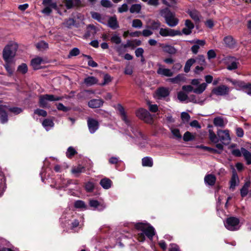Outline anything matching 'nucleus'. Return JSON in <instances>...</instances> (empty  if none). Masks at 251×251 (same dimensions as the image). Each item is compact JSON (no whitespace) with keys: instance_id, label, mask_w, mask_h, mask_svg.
Listing matches in <instances>:
<instances>
[{"instance_id":"1","label":"nucleus","mask_w":251,"mask_h":251,"mask_svg":"<svg viewBox=\"0 0 251 251\" xmlns=\"http://www.w3.org/2000/svg\"><path fill=\"white\" fill-rule=\"evenodd\" d=\"M135 227L137 229L141 231L138 233V240L139 241L143 242L145 240L146 235L151 240L153 238L155 235V229L153 226L148 224L139 223L135 225Z\"/></svg>"},{"instance_id":"2","label":"nucleus","mask_w":251,"mask_h":251,"mask_svg":"<svg viewBox=\"0 0 251 251\" xmlns=\"http://www.w3.org/2000/svg\"><path fill=\"white\" fill-rule=\"evenodd\" d=\"M18 45L17 43L11 42L9 43L3 49L2 57L5 62H12L16 54Z\"/></svg>"},{"instance_id":"3","label":"nucleus","mask_w":251,"mask_h":251,"mask_svg":"<svg viewBox=\"0 0 251 251\" xmlns=\"http://www.w3.org/2000/svg\"><path fill=\"white\" fill-rule=\"evenodd\" d=\"M160 14L164 17L166 23L170 27H175L178 24V19L176 17L175 15L171 12L168 8L162 9Z\"/></svg>"},{"instance_id":"4","label":"nucleus","mask_w":251,"mask_h":251,"mask_svg":"<svg viewBox=\"0 0 251 251\" xmlns=\"http://www.w3.org/2000/svg\"><path fill=\"white\" fill-rule=\"evenodd\" d=\"M121 116L122 120L124 121L127 126H130L131 131L135 136V137L138 139L137 141L140 142L141 140H143L145 143L147 140L146 136H145L140 131H139L137 127L130 125V121L128 119L126 114L122 115Z\"/></svg>"},{"instance_id":"5","label":"nucleus","mask_w":251,"mask_h":251,"mask_svg":"<svg viewBox=\"0 0 251 251\" xmlns=\"http://www.w3.org/2000/svg\"><path fill=\"white\" fill-rule=\"evenodd\" d=\"M239 219L236 217H230L226 219L224 223L226 228L230 231H234L239 229Z\"/></svg>"},{"instance_id":"6","label":"nucleus","mask_w":251,"mask_h":251,"mask_svg":"<svg viewBox=\"0 0 251 251\" xmlns=\"http://www.w3.org/2000/svg\"><path fill=\"white\" fill-rule=\"evenodd\" d=\"M63 97L55 96L53 95H44L40 97L39 103L42 107H46L47 105V101H55L62 100Z\"/></svg>"},{"instance_id":"7","label":"nucleus","mask_w":251,"mask_h":251,"mask_svg":"<svg viewBox=\"0 0 251 251\" xmlns=\"http://www.w3.org/2000/svg\"><path fill=\"white\" fill-rule=\"evenodd\" d=\"M217 134L219 141L221 142L223 144L227 145L230 142L231 138L228 130H218Z\"/></svg>"},{"instance_id":"8","label":"nucleus","mask_w":251,"mask_h":251,"mask_svg":"<svg viewBox=\"0 0 251 251\" xmlns=\"http://www.w3.org/2000/svg\"><path fill=\"white\" fill-rule=\"evenodd\" d=\"M136 115L139 119L148 124L152 123V117L151 114L146 109L140 108L136 111Z\"/></svg>"},{"instance_id":"9","label":"nucleus","mask_w":251,"mask_h":251,"mask_svg":"<svg viewBox=\"0 0 251 251\" xmlns=\"http://www.w3.org/2000/svg\"><path fill=\"white\" fill-rule=\"evenodd\" d=\"M159 35L163 37H174L177 35H181V31L173 29L166 28H160Z\"/></svg>"},{"instance_id":"10","label":"nucleus","mask_w":251,"mask_h":251,"mask_svg":"<svg viewBox=\"0 0 251 251\" xmlns=\"http://www.w3.org/2000/svg\"><path fill=\"white\" fill-rule=\"evenodd\" d=\"M207 84L205 83L200 84L197 88L194 89L191 85H184L182 86V90L187 92H193L197 94L202 93L206 89Z\"/></svg>"},{"instance_id":"11","label":"nucleus","mask_w":251,"mask_h":251,"mask_svg":"<svg viewBox=\"0 0 251 251\" xmlns=\"http://www.w3.org/2000/svg\"><path fill=\"white\" fill-rule=\"evenodd\" d=\"M230 92L229 88L225 85H221L213 88L211 91L212 94L217 96L228 95Z\"/></svg>"},{"instance_id":"12","label":"nucleus","mask_w":251,"mask_h":251,"mask_svg":"<svg viewBox=\"0 0 251 251\" xmlns=\"http://www.w3.org/2000/svg\"><path fill=\"white\" fill-rule=\"evenodd\" d=\"M227 70L231 71L238 68L239 62L238 59L233 56H227L225 59Z\"/></svg>"},{"instance_id":"13","label":"nucleus","mask_w":251,"mask_h":251,"mask_svg":"<svg viewBox=\"0 0 251 251\" xmlns=\"http://www.w3.org/2000/svg\"><path fill=\"white\" fill-rule=\"evenodd\" d=\"M87 124L89 130L91 133H95L99 127V124L98 121L92 118H88Z\"/></svg>"},{"instance_id":"14","label":"nucleus","mask_w":251,"mask_h":251,"mask_svg":"<svg viewBox=\"0 0 251 251\" xmlns=\"http://www.w3.org/2000/svg\"><path fill=\"white\" fill-rule=\"evenodd\" d=\"M191 43L195 44L191 47V51L195 54L198 52L200 47L203 46L205 44V42L203 40H193L191 41Z\"/></svg>"},{"instance_id":"15","label":"nucleus","mask_w":251,"mask_h":251,"mask_svg":"<svg viewBox=\"0 0 251 251\" xmlns=\"http://www.w3.org/2000/svg\"><path fill=\"white\" fill-rule=\"evenodd\" d=\"M226 81L230 82L233 85L237 90H241L245 87V82L243 81L232 79L229 78H226Z\"/></svg>"},{"instance_id":"16","label":"nucleus","mask_w":251,"mask_h":251,"mask_svg":"<svg viewBox=\"0 0 251 251\" xmlns=\"http://www.w3.org/2000/svg\"><path fill=\"white\" fill-rule=\"evenodd\" d=\"M89 204L90 206L93 207L94 210H98L99 211H102L106 207L104 204L101 203L98 201L94 200H90Z\"/></svg>"},{"instance_id":"17","label":"nucleus","mask_w":251,"mask_h":251,"mask_svg":"<svg viewBox=\"0 0 251 251\" xmlns=\"http://www.w3.org/2000/svg\"><path fill=\"white\" fill-rule=\"evenodd\" d=\"M156 94L158 99L164 98L170 94L169 89L165 87H160L156 91Z\"/></svg>"},{"instance_id":"18","label":"nucleus","mask_w":251,"mask_h":251,"mask_svg":"<svg viewBox=\"0 0 251 251\" xmlns=\"http://www.w3.org/2000/svg\"><path fill=\"white\" fill-rule=\"evenodd\" d=\"M7 106L0 105V120L2 124L6 123L8 121L7 114L6 110H7Z\"/></svg>"},{"instance_id":"19","label":"nucleus","mask_w":251,"mask_h":251,"mask_svg":"<svg viewBox=\"0 0 251 251\" xmlns=\"http://www.w3.org/2000/svg\"><path fill=\"white\" fill-rule=\"evenodd\" d=\"M80 2V0H63L62 1V3L68 9L78 6Z\"/></svg>"},{"instance_id":"20","label":"nucleus","mask_w":251,"mask_h":251,"mask_svg":"<svg viewBox=\"0 0 251 251\" xmlns=\"http://www.w3.org/2000/svg\"><path fill=\"white\" fill-rule=\"evenodd\" d=\"M103 102L101 99H92L88 102V104L91 108H97L102 106Z\"/></svg>"},{"instance_id":"21","label":"nucleus","mask_w":251,"mask_h":251,"mask_svg":"<svg viewBox=\"0 0 251 251\" xmlns=\"http://www.w3.org/2000/svg\"><path fill=\"white\" fill-rule=\"evenodd\" d=\"M43 62V59L41 57H37L32 59L31 65L34 70H38L41 68L40 65Z\"/></svg>"},{"instance_id":"22","label":"nucleus","mask_w":251,"mask_h":251,"mask_svg":"<svg viewBox=\"0 0 251 251\" xmlns=\"http://www.w3.org/2000/svg\"><path fill=\"white\" fill-rule=\"evenodd\" d=\"M224 43L229 48H233L235 47L236 42L233 38L231 36H228L224 38Z\"/></svg>"},{"instance_id":"23","label":"nucleus","mask_w":251,"mask_h":251,"mask_svg":"<svg viewBox=\"0 0 251 251\" xmlns=\"http://www.w3.org/2000/svg\"><path fill=\"white\" fill-rule=\"evenodd\" d=\"M157 73L162 76H172L173 75V73L170 69L163 68L161 67L158 68Z\"/></svg>"},{"instance_id":"24","label":"nucleus","mask_w":251,"mask_h":251,"mask_svg":"<svg viewBox=\"0 0 251 251\" xmlns=\"http://www.w3.org/2000/svg\"><path fill=\"white\" fill-rule=\"evenodd\" d=\"M98 80L93 76H89L85 78L84 83L87 86H90L97 84Z\"/></svg>"},{"instance_id":"25","label":"nucleus","mask_w":251,"mask_h":251,"mask_svg":"<svg viewBox=\"0 0 251 251\" xmlns=\"http://www.w3.org/2000/svg\"><path fill=\"white\" fill-rule=\"evenodd\" d=\"M241 151L247 164H251V152L244 148H241Z\"/></svg>"},{"instance_id":"26","label":"nucleus","mask_w":251,"mask_h":251,"mask_svg":"<svg viewBox=\"0 0 251 251\" xmlns=\"http://www.w3.org/2000/svg\"><path fill=\"white\" fill-rule=\"evenodd\" d=\"M239 183L238 176L236 173H233L232 177L230 181V188L234 189L235 187Z\"/></svg>"},{"instance_id":"27","label":"nucleus","mask_w":251,"mask_h":251,"mask_svg":"<svg viewBox=\"0 0 251 251\" xmlns=\"http://www.w3.org/2000/svg\"><path fill=\"white\" fill-rule=\"evenodd\" d=\"M216 179V177L213 175L209 174L205 176L204 182L208 185L213 186L215 183Z\"/></svg>"},{"instance_id":"28","label":"nucleus","mask_w":251,"mask_h":251,"mask_svg":"<svg viewBox=\"0 0 251 251\" xmlns=\"http://www.w3.org/2000/svg\"><path fill=\"white\" fill-rule=\"evenodd\" d=\"M42 126L47 131H49L53 127L54 123L52 120L46 119L43 121Z\"/></svg>"},{"instance_id":"29","label":"nucleus","mask_w":251,"mask_h":251,"mask_svg":"<svg viewBox=\"0 0 251 251\" xmlns=\"http://www.w3.org/2000/svg\"><path fill=\"white\" fill-rule=\"evenodd\" d=\"M213 123L215 126L224 127L226 124L227 121H225L221 117H218L214 118Z\"/></svg>"},{"instance_id":"30","label":"nucleus","mask_w":251,"mask_h":251,"mask_svg":"<svg viewBox=\"0 0 251 251\" xmlns=\"http://www.w3.org/2000/svg\"><path fill=\"white\" fill-rule=\"evenodd\" d=\"M100 184L103 188L105 189H108L111 186L112 181L109 178H104L100 180Z\"/></svg>"},{"instance_id":"31","label":"nucleus","mask_w":251,"mask_h":251,"mask_svg":"<svg viewBox=\"0 0 251 251\" xmlns=\"http://www.w3.org/2000/svg\"><path fill=\"white\" fill-rule=\"evenodd\" d=\"M108 26L113 29H115L119 27L116 17H110L108 21Z\"/></svg>"},{"instance_id":"32","label":"nucleus","mask_w":251,"mask_h":251,"mask_svg":"<svg viewBox=\"0 0 251 251\" xmlns=\"http://www.w3.org/2000/svg\"><path fill=\"white\" fill-rule=\"evenodd\" d=\"M251 185V182L248 180L245 182L244 186L240 190L241 195L242 197H244L248 193V189Z\"/></svg>"},{"instance_id":"33","label":"nucleus","mask_w":251,"mask_h":251,"mask_svg":"<svg viewBox=\"0 0 251 251\" xmlns=\"http://www.w3.org/2000/svg\"><path fill=\"white\" fill-rule=\"evenodd\" d=\"M91 14L92 17L94 19L97 20L98 22L102 24L105 23V20L104 19V18L102 17L100 13L96 12H92L91 13Z\"/></svg>"},{"instance_id":"34","label":"nucleus","mask_w":251,"mask_h":251,"mask_svg":"<svg viewBox=\"0 0 251 251\" xmlns=\"http://www.w3.org/2000/svg\"><path fill=\"white\" fill-rule=\"evenodd\" d=\"M142 165L145 167H152L153 165V161L151 158L150 157H145L142 159Z\"/></svg>"},{"instance_id":"35","label":"nucleus","mask_w":251,"mask_h":251,"mask_svg":"<svg viewBox=\"0 0 251 251\" xmlns=\"http://www.w3.org/2000/svg\"><path fill=\"white\" fill-rule=\"evenodd\" d=\"M196 62V60L194 59H190L187 61L186 62L185 67H184V72L185 73H188L189 72L190 70V68L192 65Z\"/></svg>"},{"instance_id":"36","label":"nucleus","mask_w":251,"mask_h":251,"mask_svg":"<svg viewBox=\"0 0 251 251\" xmlns=\"http://www.w3.org/2000/svg\"><path fill=\"white\" fill-rule=\"evenodd\" d=\"M208 132L210 140L213 143H217L219 142L218 137H217V135L211 129H209Z\"/></svg>"},{"instance_id":"37","label":"nucleus","mask_w":251,"mask_h":251,"mask_svg":"<svg viewBox=\"0 0 251 251\" xmlns=\"http://www.w3.org/2000/svg\"><path fill=\"white\" fill-rule=\"evenodd\" d=\"M36 46V48L40 50H45L49 48L48 44L43 41L37 43Z\"/></svg>"},{"instance_id":"38","label":"nucleus","mask_w":251,"mask_h":251,"mask_svg":"<svg viewBox=\"0 0 251 251\" xmlns=\"http://www.w3.org/2000/svg\"><path fill=\"white\" fill-rule=\"evenodd\" d=\"M169 80L174 83H178L184 80V77L181 75H178L176 76L169 79Z\"/></svg>"},{"instance_id":"39","label":"nucleus","mask_w":251,"mask_h":251,"mask_svg":"<svg viewBox=\"0 0 251 251\" xmlns=\"http://www.w3.org/2000/svg\"><path fill=\"white\" fill-rule=\"evenodd\" d=\"M141 9V6L139 4H135L131 5L129 9L130 12L131 13H138L140 12Z\"/></svg>"},{"instance_id":"40","label":"nucleus","mask_w":251,"mask_h":251,"mask_svg":"<svg viewBox=\"0 0 251 251\" xmlns=\"http://www.w3.org/2000/svg\"><path fill=\"white\" fill-rule=\"evenodd\" d=\"M74 206L76 208H80L82 209H86V205L85 202L82 201H76L74 204Z\"/></svg>"},{"instance_id":"41","label":"nucleus","mask_w":251,"mask_h":251,"mask_svg":"<svg viewBox=\"0 0 251 251\" xmlns=\"http://www.w3.org/2000/svg\"><path fill=\"white\" fill-rule=\"evenodd\" d=\"M163 50L165 52L170 54L175 53L176 50L174 47L170 45H165L163 47Z\"/></svg>"},{"instance_id":"42","label":"nucleus","mask_w":251,"mask_h":251,"mask_svg":"<svg viewBox=\"0 0 251 251\" xmlns=\"http://www.w3.org/2000/svg\"><path fill=\"white\" fill-rule=\"evenodd\" d=\"M110 41L112 43L117 45L120 44L122 42L121 38L117 34L113 35L111 37Z\"/></svg>"},{"instance_id":"43","label":"nucleus","mask_w":251,"mask_h":251,"mask_svg":"<svg viewBox=\"0 0 251 251\" xmlns=\"http://www.w3.org/2000/svg\"><path fill=\"white\" fill-rule=\"evenodd\" d=\"M60 181H61V183L60 184H59V186L57 187L58 188L67 187L72 182L71 180L66 179L64 178H61Z\"/></svg>"},{"instance_id":"44","label":"nucleus","mask_w":251,"mask_h":251,"mask_svg":"<svg viewBox=\"0 0 251 251\" xmlns=\"http://www.w3.org/2000/svg\"><path fill=\"white\" fill-rule=\"evenodd\" d=\"M190 16L195 21H198L200 20V15L199 12L196 10H192L189 12Z\"/></svg>"},{"instance_id":"45","label":"nucleus","mask_w":251,"mask_h":251,"mask_svg":"<svg viewBox=\"0 0 251 251\" xmlns=\"http://www.w3.org/2000/svg\"><path fill=\"white\" fill-rule=\"evenodd\" d=\"M183 138L184 141L187 142L194 140L195 139V136L193 135L191 132L186 131L184 133Z\"/></svg>"},{"instance_id":"46","label":"nucleus","mask_w":251,"mask_h":251,"mask_svg":"<svg viewBox=\"0 0 251 251\" xmlns=\"http://www.w3.org/2000/svg\"><path fill=\"white\" fill-rule=\"evenodd\" d=\"M143 24L140 20L135 19L133 20L132 23V27L134 28H140L142 27Z\"/></svg>"},{"instance_id":"47","label":"nucleus","mask_w":251,"mask_h":251,"mask_svg":"<svg viewBox=\"0 0 251 251\" xmlns=\"http://www.w3.org/2000/svg\"><path fill=\"white\" fill-rule=\"evenodd\" d=\"M27 66L26 64L23 63L18 68V71L20 73L25 74L27 72Z\"/></svg>"},{"instance_id":"48","label":"nucleus","mask_w":251,"mask_h":251,"mask_svg":"<svg viewBox=\"0 0 251 251\" xmlns=\"http://www.w3.org/2000/svg\"><path fill=\"white\" fill-rule=\"evenodd\" d=\"M177 98L180 101H183L187 100L188 98L186 94L181 91L178 93Z\"/></svg>"},{"instance_id":"49","label":"nucleus","mask_w":251,"mask_h":251,"mask_svg":"<svg viewBox=\"0 0 251 251\" xmlns=\"http://www.w3.org/2000/svg\"><path fill=\"white\" fill-rule=\"evenodd\" d=\"M162 2L168 6L174 7L176 5L177 0H162Z\"/></svg>"},{"instance_id":"50","label":"nucleus","mask_w":251,"mask_h":251,"mask_svg":"<svg viewBox=\"0 0 251 251\" xmlns=\"http://www.w3.org/2000/svg\"><path fill=\"white\" fill-rule=\"evenodd\" d=\"M76 153V151L72 147H70L66 152V156L68 157H71Z\"/></svg>"},{"instance_id":"51","label":"nucleus","mask_w":251,"mask_h":251,"mask_svg":"<svg viewBox=\"0 0 251 251\" xmlns=\"http://www.w3.org/2000/svg\"><path fill=\"white\" fill-rule=\"evenodd\" d=\"M7 110L15 114H18L23 111L22 108L17 107H7Z\"/></svg>"},{"instance_id":"52","label":"nucleus","mask_w":251,"mask_h":251,"mask_svg":"<svg viewBox=\"0 0 251 251\" xmlns=\"http://www.w3.org/2000/svg\"><path fill=\"white\" fill-rule=\"evenodd\" d=\"M84 170V168L83 167L81 166H78L76 167L73 168L72 170V173L74 174H78Z\"/></svg>"},{"instance_id":"53","label":"nucleus","mask_w":251,"mask_h":251,"mask_svg":"<svg viewBox=\"0 0 251 251\" xmlns=\"http://www.w3.org/2000/svg\"><path fill=\"white\" fill-rule=\"evenodd\" d=\"M80 53L79 50L77 48H74L71 50L69 52V57L75 56Z\"/></svg>"},{"instance_id":"54","label":"nucleus","mask_w":251,"mask_h":251,"mask_svg":"<svg viewBox=\"0 0 251 251\" xmlns=\"http://www.w3.org/2000/svg\"><path fill=\"white\" fill-rule=\"evenodd\" d=\"M171 132L176 139H179L181 138V135L180 133L179 130L178 129L172 128Z\"/></svg>"},{"instance_id":"55","label":"nucleus","mask_w":251,"mask_h":251,"mask_svg":"<svg viewBox=\"0 0 251 251\" xmlns=\"http://www.w3.org/2000/svg\"><path fill=\"white\" fill-rule=\"evenodd\" d=\"M34 114L43 117H46L47 115V113L45 110L40 109H35L34 111Z\"/></svg>"},{"instance_id":"56","label":"nucleus","mask_w":251,"mask_h":251,"mask_svg":"<svg viewBox=\"0 0 251 251\" xmlns=\"http://www.w3.org/2000/svg\"><path fill=\"white\" fill-rule=\"evenodd\" d=\"M196 62L201 65H204L205 64L204 56L202 55H199L196 59H195Z\"/></svg>"},{"instance_id":"57","label":"nucleus","mask_w":251,"mask_h":251,"mask_svg":"<svg viewBox=\"0 0 251 251\" xmlns=\"http://www.w3.org/2000/svg\"><path fill=\"white\" fill-rule=\"evenodd\" d=\"M101 5L104 7L110 8L112 6V4L109 0H101Z\"/></svg>"},{"instance_id":"58","label":"nucleus","mask_w":251,"mask_h":251,"mask_svg":"<svg viewBox=\"0 0 251 251\" xmlns=\"http://www.w3.org/2000/svg\"><path fill=\"white\" fill-rule=\"evenodd\" d=\"M161 24L159 21H152L151 23V26L153 30H156L159 28Z\"/></svg>"},{"instance_id":"59","label":"nucleus","mask_w":251,"mask_h":251,"mask_svg":"<svg viewBox=\"0 0 251 251\" xmlns=\"http://www.w3.org/2000/svg\"><path fill=\"white\" fill-rule=\"evenodd\" d=\"M57 108L58 110L62 111L63 112H67L70 109L69 108L65 106L62 103H59L57 105Z\"/></svg>"},{"instance_id":"60","label":"nucleus","mask_w":251,"mask_h":251,"mask_svg":"<svg viewBox=\"0 0 251 251\" xmlns=\"http://www.w3.org/2000/svg\"><path fill=\"white\" fill-rule=\"evenodd\" d=\"M243 89L245 90V93L248 95L251 96V83H245V87Z\"/></svg>"},{"instance_id":"61","label":"nucleus","mask_w":251,"mask_h":251,"mask_svg":"<svg viewBox=\"0 0 251 251\" xmlns=\"http://www.w3.org/2000/svg\"><path fill=\"white\" fill-rule=\"evenodd\" d=\"M128 10V6L127 4L124 3L118 9V11L119 13H123L126 12Z\"/></svg>"},{"instance_id":"62","label":"nucleus","mask_w":251,"mask_h":251,"mask_svg":"<svg viewBox=\"0 0 251 251\" xmlns=\"http://www.w3.org/2000/svg\"><path fill=\"white\" fill-rule=\"evenodd\" d=\"M144 51V50L143 48H137L135 51V53L136 57H143Z\"/></svg>"},{"instance_id":"63","label":"nucleus","mask_w":251,"mask_h":251,"mask_svg":"<svg viewBox=\"0 0 251 251\" xmlns=\"http://www.w3.org/2000/svg\"><path fill=\"white\" fill-rule=\"evenodd\" d=\"M94 188V184L91 182H88L85 185V189L88 192H91Z\"/></svg>"},{"instance_id":"64","label":"nucleus","mask_w":251,"mask_h":251,"mask_svg":"<svg viewBox=\"0 0 251 251\" xmlns=\"http://www.w3.org/2000/svg\"><path fill=\"white\" fill-rule=\"evenodd\" d=\"M181 118L182 121L188 122L190 119V116L187 113L183 112L181 114Z\"/></svg>"}]
</instances>
